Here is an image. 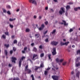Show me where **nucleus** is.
I'll use <instances>...</instances> for the list:
<instances>
[{
    "instance_id": "f257e3e1",
    "label": "nucleus",
    "mask_w": 80,
    "mask_h": 80,
    "mask_svg": "<svg viewBox=\"0 0 80 80\" xmlns=\"http://www.w3.org/2000/svg\"><path fill=\"white\" fill-rule=\"evenodd\" d=\"M25 58V57H22L21 59H20L19 60V67H21V65L22 64V61L23 59Z\"/></svg>"
},
{
    "instance_id": "f03ea898",
    "label": "nucleus",
    "mask_w": 80,
    "mask_h": 80,
    "mask_svg": "<svg viewBox=\"0 0 80 80\" xmlns=\"http://www.w3.org/2000/svg\"><path fill=\"white\" fill-rule=\"evenodd\" d=\"M75 71L76 73V77H78V78H79V77H80V76H79V75L80 74V72L79 71H78V69H75Z\"/></svg>"
},
{
    "instance_id": "7ed1b4c3",
    "label": "nucleus",
    "mask_w": 80,
    "mask_h": 80,
    "mask_svg": "<svg viewBox=\"0 0 80 80\" xmlns=\"http://www.w3.org/2000/svg\"><path fill=\"white\" fill-rule=\"evenodd\" d=\"M55 60L57 63H61V62H62L63 61V59H60L58 58H57Z\"/></svg>"
},
{
    "instance_id": "20e7f679",
    "label": "nucleus",
    "mask_w": 80,
    "mask_h": 80,
    "mask_svg": "<svg viewBox=\"0 0 80 80\" xmlns=\"http://www.w3.org/2000/svg\"><path fill=\"white\" fill-rule=\"evenodd\" d=\"M59 13L61 15H62L63 13H65V10H64V8H61L60 10L59 11Z\"/></svg>"
},
{
    "instance_id": "39448f33",
    "label": "nucleus",
    "mask_w": 80,
    "mask_h": 80,
    "mask_svg": "<svg viewBox=\"0 0 80 80\" xmlns=\"http://www.w3.org/2000/svg\"><path fill=\"white\" fill-rule=\"evenodd\" d=\"M53 52H52V55H55L57 54V52H56V48H53L52 49Z\"/></svg>"
},
{
    "instance_id": "423d86ee",
    "label": "nucleus",
    "mask_w": 80,
    "mask_h": 80,
    "mask_svg": "<svg viewBox=\"0 0 80 80\" xmlns=\"http://www.w3.org/2000/svg\"><path fill=\"white\" fill-rule=\"evenodd\" d=\"M59 77L58 76H57L53 75L52 76V78L54 80H58Z\"/></svg>"
},
{
    "instance_id": "0eeeda50",
    "label": "nucleus",
    "mask_w": 80,
    "mask_h": 80,
    "mask_svg": "<svg viewBox=\"0 0 80 80\" xmlns=\"http://www.w3.org/2000/svg\"><path fill=\"white\" fill-rule=\"evenodd\" d=\"M29 1L30 3H32L33 4H34L35 5H37V2L35 0H29Z\"/></svg>"
},
{
    "instance_id": "6e6552de",
    "label": "nucleus",
    "mask_w": 80,
    "mask_h": 80,
    "mask_svg": "<svg viewBox=\"0 0 80 80\" xmlns=\"http://www.w3.org/2000/svg\"><path fill=\"white\" fill-rule=\"evenodd\" d=\"M12 62H13L14 63H16V61L17 60V58L15 57H12Z\"/></svg>"
},
{
    "instance_id": "1a4fd4ad",
    "label": "nucleus",
    "mask_w": 80,
    "mask_h": 80,
    "mask_svg": "<svg viewBox=\"0 0 80 80\" xmlns=\"http://www.w3.org/2000/svg\"><path fill=\"white\" fill-rule=\"evenodd\" d=\"M40 68V67H38V66H35V67H33L32 68L33 69V70H35V71H36V70H38V68Z\"/></svg>"
},
{
    "instance_id": "9d476101",
    "label": "nucleus",
    "mask_w": 80,
    "mask_h": 80,
    "mask_svg": "<svg viewBox=\"0 0 80 80\" xmlns=\"http://www.w3.org/2000/svg\"><path fill=\"white\" fill-rule=\"evenodd\" d=\"M38 56L37 54H33V56L32 57V60H35L36 59V57Z\"/></svg>"
},
{
    "instance_id": "9b49d317",
    "label": "nucleus",
    "mask_w": 80,
    "mask_h": 80,
    "mask_svg": "<svg viewBox=\"0 0 80 80\" xmlns=\"http://www.w3.org/2000/svg\"><path fill=\"white\" fill-rule=\"evenodd\" d=\"M58 42H56L55 41H53L51 42V44L54 45H57L58 44Z\"/></svg>"
},
{
    "instance_id": "f8f14e48",
    "label": "nucleus",
    "mask_w": 80,
    "mask_h": 80,
    "mask_svg": "<svg viewBox=\"0 0 80 80\" xmlns=\"http://www.w3.org/2000/svg\"><path fill=\"white\" fill-rule=\"evenodd\" d=\"M62 22H63V23H61V24H64V25H68V23H67L65 21L62 20Z\"/></svg>"
},
{
    "instance_id": "ddd939ff",
    "label": "nucleus",
    "mask_w": 80,
    "mask_h": 80,
    "mask_svg": "<svg viewBox=\"0 0 80 80\" xmlns=\"http://www.w3.org/2000/svg\"><path fill=\"white\" fill-rule=\"evenodd\" d=\"M26 71H27V73H28V74H29V73H30L31 72H32V71H31V70L29 69L27 70Z\"/></svg>"
},
{
    "instance_id": "4468645a",
    "label": "nucleus",
    "mask_w": 80,
    "mask_h": 80,
    "mask_svg": "<svg viewBox=\"0 0 80 80\" xmlns=\"http://www.w3.org/2000/svg\"><path fill=\"white\" fill-rule=\"evenodd\" d=\"M71 78L73 80H77V79H75V77L74 75L72 76L71 77Z\"/></svg>"
},
{
    "instance_id": "2eb2a0df",
    "label": "nucleus",
    "mask_w": 80,
    "mask_h": 80,
    "mask_svg": "<svg viewBox=\"0 0 80 80\" xmlns=\"http://www.w3.org/2000/svg\"><path fill=\"white\" fill-rule=\"evenodd\" d=\"M66 8L67 10H68L69 9H70V6L69 5H67L66 7Z\"/></svg>"
},
{
    "instance_id": "dca6fc26",
    "label": "nucleus",
    "mask_w": 80,
    "mask_h": 80,
    "mask_svg": "<svg viewBox=\"0 0 80 80\" xmlns=\"http://www.w3.org/2000/svg\"><path fill=\"white\" fill-rule=\"evenodd\" d=\"M16 20V19L15 18H14V19H12L11 18L9 19V21L10 22H12V21H14Z\"/></svg>"
},
{
    "instance_id": "f3484780",
    "label": "nucleus",
    "mask_w": 80,
    "mask_h": 80,
    "mask_svg": "<svg viewBox=\"0 0 80 80\" xmlns=\"http://www.w3.org/2000/svg\"><path fill=\"white\" fill-rule=\"evenodd\" d=\"M55 32H56V29H54L53 30L52 32V33L53 35V34H55Z\"/></svg>"
},
{
    "instance_id": "a211bd4d",
    "label": "nucleus",
    "mask_w": 80,
    "mask_h": 80,
    "mask_svg": "<svg viewBox=\"0 0 80 80\" xmlns=\"http://www.w3.org/2000/svg\"><path fill=\"white\" fill-rule=\"evenodd\" d=\"M33 51H34V52H36L37 51V49L35 47L33 49Z\"/></svg>"
},
{
    "instance_id": "6ab92c4d",
    "label": "nucleus",
    "mask_w": 80,
    "mask_h": 80,
    "mask_svg": "<svg viewBox=\"0 0 80 80\" xmlns=\"http://www.w3.org/2000/svg\"><path fill=\"white\" fill-rule=\"evenodd\" d=\"M44 57V53H41L40 54V57L42 58V57Z\"/></svg>"
},
{
    "instance_id": "aec40b11",
    "label": "nucleus",
    "mask_w": 80,
    "mask_h": 80,
    "mask_svg": "<svg viewBox=\"0 0 80 80\" xmlns=\"http://www.w3.org/2000/svg\"><path fill=\"white\" fill-rule=\"evenodd\" d=\"M6 8H9L10 9L11 8V7H10V5H7L6 6Z\"/></svg>"
},
{
    "instance_id": "412c9836",
    "label": "nucleus",
    "mask_w": 80,
    "mask_h": 80,
    "mask_svg": "<svg viewBox=\"0 0 80 80\" xmlns=\"http://www.w3.org/2000/svg\"><path fill=\"white\" fill-rule=\"evenodd\" d=\"M28 65H27V66H26V67H25V71H27V70H28Z\"/></svg>"
},
{
    "instance_id": "4be33fe9",
    "label": "nucleus",
    "mask_w": 80,
    "mask_h": 80,
    "mask_svg": "<svg viewBox=\"0 0 80 80\" xmlns=\"http://www.w3.org/2000/svg\"><path fill=\"white\" fill-rule=\"evenodd\" d=\"M40 67H44V66L43 65V63L42 62L41 63V64L40 65Z\"/></svg>"
},
{
    "instance_id": "5701e85b",
    "label": "nucleus",
    "mask_w": 80,
    "mask_h": 80,
    "mask_svg": "<svg viewBox=\"0 0 80 80\" xmlns=\"http://www.w3.org/2000/svg\"><path fill=\"white\" fill-rule=\"evenodd\" d=\"M2 37L3 38H4V39H5V38H6V36L5 35H2Z\"/></svg>"
},
{
    "instance_id": "b1692460",
    "label": "nucleus",
    "mask_w": 80,
    "mask_h": 80,
    "mask_svg": "<svg viewBox=\"0 0 80 80\" xmlns=\"http://www.w3.org/2000/svg\"><path fill=\"white\" fill-rule=\"evenodd\" d=\"M66 64H67L66 62H64L62 63V65H63V66H65V65H66Z\"/></svg>"
},
{
    "instance_id": "393cba45",
    "label": "nucleus",
    "mask_w": 80,
    "mask_h": 80,
    "mask_svg": "<svg viewBox=\"0 0 80 80\" xmlns=\"http://www.w3.org/2000/svg\"><path fill=\"white\" fill-rule=\"evenodd\" d=\"M77 54L78 55L79 54L80 55V50H79L77 51Z\"/></svg>"
},
{
    "instance_id": "a878e982",
    "label": "nucleus",
    "mask_w": 80,
    "mask_h": 80,
    "mask_svg": "<svg viewBox=\"0 0 80 80\" xmlns=\"http://www.w3.org/2000/svg\"><path fill=\"white\" fill-rule=\"evenodd\" d=\"M76 65L77 67H79V66L80 65V62L78 63V64L76 63Z\"/></svg>"
},
{
    "instance_id": "bb28decb",
    "label": "nucleus",
    "mask_w": 80,
    "mask_h": 80,
    "mask_svg": "<svg viewBox=\"0 0 80 80\" xmlns=\"http://www.w3.org/2000/svg\"><path fill=\"white\" fill-rule=\"evenodd\" d=\"M47 73H48V71H45L44 72V74L47 75Z\"/></svg>"
},
{
    "instance_id": "cd10ccee",
    "label": "nucleus",
    "mask_w": 80,
    "mask_h": 80,
    "mask_svg": "<svg viewBox=\"0 0 80 80\" xmlns=\"http://www.w3.org/2000/svg\"><path fill=\"white\" fill-rule=\"evenodd\" d=\"M4 33H5L6 35H8V36L9 35V34H8V32H5Z\"/></svg>"
},
{
    "instance_id": "c85d7f7f",
    "label": "nucleus",
    "mask_w": 80,
    "mask_h": 80,
    "mask_svg": "<svg viewBox=\"0 0 80 80\" xmlns=\"http://www.w3.org/2000/svg\"><path fill=\"white\" fill-rule=\"evenodd\" d=\"M2 10L4 13H7V11H6V10H5V9L3 8Z\"/></svg>"
},
{
    "instance_id": "c756f323",
    "label": "nucleus",
    "mask_w": 80,
    "mask_h": 80,
    "mask_svg": "<svg viewBox=\"0 0 80 80\" xmlns=\"http://www.w3.org/2000/svg\"><path fill=\"white\" fill-rule=\"evenodd\" d=\"M50 57H51V54H48V57L50 60L51 59V58Z\"/></svg>"
},
{
    "instance_id": "7c9ffc66",
    "label": "nucleus",
    "mask_w": 80,
    "mask_h": 80,
    "mask_svg": "<svg viewBox=\"0 0 80 80\" xmlns=\"http://www.w3.org/2000/svg\"><path fill=\"white\" fill-rule=\"evenodd\" d=\"M4 45L5 47H6L7 48H8V47H9V44H5Z\"/></svg>"
},
{
    "instance_id": "2f4dec72",
    "label": "nucleus",
    "mask_w": 80,
    "mask_h": 80,
    "mask_svg": "<svg viewBox=\"0 0 80 80\" xmlns=\"http://www.w3.org/2000/svg\"><path fill=\"white\" fill-rule=\"evenodd\" d=\"M70 42H66L64 43V45H67L68 43H69Z\"/></svg>"
},
{
    "instance_id": "473e14b6",
    "label": "nucleus",
    "mask_w": 80,
    "mask_h": 80,
    "mask_svg": "<svg viewBox=\"0 0 80 80\" xmlns=\"http://www.w3.org/2000/svg\"><path fill=\"white\" fill-rule=\"evenodd\" d=\"M26 32H30V29H26Z\"/></svg>"
},
{
    "instance_id": "72a5a7b5",
    "label": "nucleus",
    "mask_w": 80,
    "mask_h": 80,
    "mask_svg": "<svg viewBox=\"0 0 80 80\" xmlns=\"http://www.w3.org/2000/svg\"><path fill=\"white\" fill-rule=\"evenodd\" d=\"M47 32H48V30H47L45 31H43V34H44V35H45V34H46Z\"/></svg>"
},
{
    "instance_id": "f704fd0d",
    "label": "nucleus",
    "mask_w": 80,
    "mask_h": 80,
    "mask_svg": "<svg viewBox=\"0 0 80 80\" xmlns=\"http://www.w3.org/2000/svg\"><path fill=\"white\" fill-rule=\"evenodd\" d=\"M31 77H32V80H34V77L33 76V74H32L31 75Z\"/></svg>"
},
{
    "instance_id": "c9c22d12",
    "label": "nucleus",
    "mask_w": 80,
    "mask_h": 80,
    "mask_svg": "<svg viewBox=\"0 0 80 80\" xmlns=\"http://www.w3.org/2000/svg\"><path fill=\"white\" fill-rule=\"evenodd\" d=\"M7 13L8 15H11V13H10V12L9 11H8Z\"/></svg>"
},
{
    "instance_id": "e433bc0d",
    "label": "nucleus",
    "mask_w": 80,
    "mask_h": 80,
    "mask_svg": "<svg viewBox=\"0 0 80 80\" xmlns=\"http://www.w3.org/2000/svg\"><path fill=\"white\" fill-rule=\"evenodd\" d=\"M14 43H17V40H15L14 41Z\"/></svg>"
},
{
    "instance_id": "4c0bfd02",
    "label": "nucleus",
    "mask_w": 80,
    "mask_h": 80,
    "mask_svg": "<svg viewBox=\"0 0 80 80\" xmlns=\"http://www.w3.org/2000/svg\"><path fill=\"white\" fill-rule=\"evenodd\" d=\"M68 4H69V5H72V4H73V2H70L68 3Z\"/></svg>"
},
{
    "instance_id": "58836bf2",
    "label": "nucleus",
    "mask_w": 80,
    "mask_h": 80,
    "mask_svg": "<svg viewBox=\"0 0 80 80\" xmlns=\"http://www.w3.org/2000/svg\"><path fill=\"white\" fill-rule=\"evenodd\" d=\"M73 29H70V30H69V32H73Z\"/></svg>"
},
{
    "instance_id": "ea45409f",
    "label": "nucleus",
    "mask_w": 80,
    "mask_h": 80,
    "mask_svg": "<svg viewBox=\"0 0 80 80\" xmlns=\"http://www.w3.org/2000/svg\"><path fill=\"white\" fill-rule=\"evenodd\" d=\"M80 57H78L77 59L76 60V62H78V60H80Z\"/></svg>"
},
{
    "instance_id": "a19ab883",
    "label": "nucleus",
    "mask_w": 80,
    "mask_h": 80,
    "mask_svg": "<svg viewBox=\"0 0 80 80\" xmlns=\"http://www.w3.org/2000/svg\"><path fill=\"white\" fill-rule=\"evenodd\" d=\"M27 47H24V50H25V51H27Z\"/></svg>"
},
{
    "instance_id": "79ce46f5",
    "label": "nucleus",
    "mask_w": 80,
    "mask_h": 80,
    "mask_svg": "<svg viewBox=\"0 0 80 80\" xmlns=\"http://www.w3.org/2000/svg\"><path fill=\"white\" fill-rule=\"evenodd\" d=\"M61 45H65V43L63 42H61Z\"/></svg>"
},
{
    "instance_id": "37998d69",
    "label": "nucleus",
    "mask_w": 80,
    "mask_h": 80,
    "mask_svg": "<svg viewBox=\"0 0 80 80\" xmlns=\"http://www.w3.org/2000/svg\"><path fill=\"white\" fill-rule=\"evenodd\" d=\"M78 10V8H74V10H75V11H77V10Z\"/></svg>"
},
{
    "instance_id": "c03bdc74",
    "label": "nucleus",
    "mask_w": 80,
    "mask_h": 80,
    "mask_svg": "<svg viewBox=\"0 0 80 80\" xmlns=\"http://www.w3.org/2000/svg\"><path fill=\"white\" fill-rule=\"evenodd\" d=\"M5 53L6 55H7V53H8L7 50H5Z\"/></svg>"
},
{
    "instance_id": "a18cd8bd",
    "label": "nucleus",
    "mask_w": 80,
    "mask_h": 80,
    "mask_svg": "<svg viewBox=\"0 0 80 80\" xmlns=\"http://www.w3.org/2000/svg\"><path fill=\"white\" fill-rule=\"evenodd\" d=\"M45 41L46 42H48V39L47 38L45 40Z\"/></svg>"
},
{
    "instance_id": "49530a36",
    "label": "nucleus",
    "mask_w": 80,
    "mask_h": 80,
    "mask_svg": "<svg viewBox=\"0 0 80 80\" xmlns=\"http://www.w3.org/2000/svg\"><path fill=\"white\" fill-rule=\"evenodd\" d=\"M13 50H11L10 52V54H12V53H13Z\"/></svg>"
},
{
    "instance_id": "de8ad7c7",
    "label": "nucleus",
    "mask_w": 80,
    "mask_h": 80,
    "mask_svg": "<svg viewBox=\"0 0 80 80\" xmlns=\"http://www.w3.org/2000/svg\"><path fill=\"white\" fill-rule=\"evenodd\" d=\"M39 30H42V29H43V28L42 27H40L39 28H38Z\"/></svg>"
},
{
    "instance_id": "09e8293b",
    "label": "nucleus",
    "mask_w": 80,
    "mask_h": 80,
    "mask_svg": "<svg viewBox=\"0 0 80 80\" xmlns=\"http://www.w3.org/2000/svg\"><path fill=\"white\" fill-rule=\"evenodd\" d=\"M9 67H12V64H9Z\"/></svg>"
},
{
    "instance_id": "8fccbe9b",
    "label": "nucleus",
    "mask_w": 80,
    "mask_h": 80,
    "mask_svg": "<svg viewBox=\"0 0 80 80\" xmlns=\"http://www.w3.org/2000/svg\"><path fill=\"white\" fill-rule=\"evenodd\" d=\"M13 50L14 51V52H15V51H16V48H15L13 47Z\"/></svg>"
},
{
    "instance_id": "3c124183",
    "label": "nucleus",
    "mask_w": 80,
    "mask_h": 80,
    "mask_svg": "<svg viewBox=\"0 0 80 80\" xmlns=\"http://www.w3.org/2000/svg\"><path fill=\"white\" fill-rule=\"evenodd\" d=\"M10 27L11 28H13V25H12V24H10Z\"/></svg>"
},
{
    "instance_id": "603ef678",
    "label": "nucleus",
    "mask_w": 80,
    "mask_h": 80,
    "mask_svg": "<svg viewBox=\"0 0 80 80\" xmlns=\"http://www.w3.org/2000/svg\"><path fill=\"white\" fill-rule=\"evenodd\" d=\"M44 27V24H42L41 25V28H43Z\"/></svg>"
},
{
    "instance_id": "864d4df0",
    "label": "nucleus",
    "mask_w": 80,
    "mask_h": 80,
    "mask_svg": "<svg viewBox=\"0 0 80 80\" xmlns=\"http://www.w3.org/2000/svg\"><path fill=\"white\" fill-rule=\"evenodd\" d=\"M71 75H73L74 74V72H73V71H72L71 72Z\"/></svg>"
},
{
    "instance_id": "5fc2aeb1",
    "label": "nucleus",
    "mask_w": 80,
    "mask_h": 80,
    "mask_svg": "<svg viewBox=\"0 0 80 80\" xmlns=\"http://www.w3.org/2000/svg\"><path fill=\"white\" fill-rule=\"evenodd\" d=\"M44 23H45V25H48V21H46Z\"/></svg>"
},
{
    "instance_id": "6e6d98bb",
    "label": "nucleus",
    "mask_w": 80,
    "mask_h": 80,
    "mask_svg": "<svg viewBox=\"0 0 80 80\" xmlns=\"http://www.w3.org/2000/svg\"><path fill=\"white\" fill-rule=\"evenodd\" d=\"M39 48H40V49H42V45H40L39 47Z\"/></svg>"
},
{
    "instance_id": "4d7b16f0",
    "label": "nucleus",
    "mask_w": 80,
    "mask_h": 80,
    "mask_svg": "<svg viewBox=\"0 0 80 80\" xmlns=\"http://www.w3.org/2000/svg\"><path fill=\"white\" fill-rule=\"evenodd\" d=\"M25 50L22 51V53H25Z\"/></svg>"
},
{
    "instance_id": "13d9d810",
    "label": "nucleus",
    "mask_w": 80,
    "mask_h": 80,
    "mask_svg": "<svg viewBox=\"0 0 80 80\" xmlns=\"http://www.w3.org/2000/svg\"><path fill=\"white\" fill-rule=\"evenodd\" d=\"M35 37H37V36H38H38H39V35L38 34H35Z\"/></svg>"
},
{
    "instance_id": "bf43d9fd",
    "label": "nucleus",
    "mask_w": 80,
    "mask_h": 80,
    "mask_svg": "<svg viewBox=\"0 0 80 80\" xmlns=\"http://www.w3.org/2000/svg\"><path fill=\"white\" fill-rule=\"evenodd\" d=\"M31 46H34V43H31Z\"/></svg>"
},
{
    "instance_id": "052dcab7",
    "label": "nucleus",
    "mask_w": 80,
    "mask_h": 80,
    "mask_svg": "<svg viewBox=\"0 0 80 80\" xmlns=\"http://www.w3.org/2000/svg\"><path fill=\"white\" fill-rule=\"evenodd\" d=\"M48 9V7H47L45 8V10H47Z\"/></svg>"
},
{
    "instance_id": "680f3d73",
    "label": "nucleus",
    "mask_w": 80,
    "mask_h": 80,
    "mask_svg": "<svg viewBox=\"0 0 80 80\" xmlns=\"http://www.w3.org/2000/svg\"><path fill=\"white\" fill-rule=\"evenodd\" d=\"M17 12H19V11H20V9H18L17 10H16Z\"/></svg>"
},
{
    "instance_id": "e2e57ef3",
    "label": "nucleus",
    "mask_w": 80,
    "mask_h": 80,
    "mask_svg": "<svg viewBox=\"0 0 80 80\" xmlns=\"http://www.w3.org/2000/svg\"><path fill=\"white\" fill-rule=\"evenodd\" d=\"M39 19H41L42 18V16H40L39 17Z\"/></svg>"
},
{
    "instance_id": "0e129e2a",
    "label": "nucleus",
    "mask_w": 80,
    "mask_h": 80,
    "mask_svg": "<svg viewBox=\"0 0 80 80\" xmlns=\"http://www.w3.org/2000/svg\"><path fill=\"white\" fill-rule=\"evenodd\" d=\"M16 80H20V79L18 78H16Z\"/></svg>"
},
{
    "instance_id": "69168bd1",
    "label": "nucleus",
    "mask_w": 80,
    "mask_h": 80,
    "mask_svg": "<svg viewBox=\"0 0 80 80\" xmlns=\"http://www.w3.org/2000/svg\"><path fill=\"white\" fill-rule=\"evenodd\" d=\"M34 18H37V16H34Z\"/></svg>"
},
{
    "instance_id": "338daca9",
    "label": "nucleus",
    "mask_w": 80,
    "mask_h": 80,
    "mask_svg": "<svg viewBox=\"0 0 80 80\" xmlns=\"http://www.w3.org/2000/svg\"><path fill=\"white\" fill-rule=\"evenodd\" d=\"M55 2H57V0H53Z\"/></svg>"
},
{
    "instance_id": "774afa93",
    "label": "nucleus",
    "mask_w": 80,
    "mask_h": 80,
    "mask_svg": "<svg viewBox=\"0 0 80 80\" xmlns=\"http://www.w3.org/2000/svg\"><path fill=\"white\" fill-rule=\"evenodd\" d=\"M51 12H53V9H51Z\"/></svg>"
}]
</instances>
